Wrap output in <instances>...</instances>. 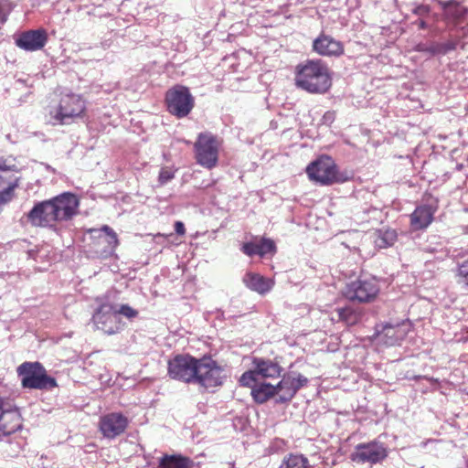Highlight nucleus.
Listing matches in <instances>:
<instances>
[{
    "mask_svg": "<svg viewBox=\"0 0 468 468\" xmlns=\"http://www.w3.org/2000/svg\"><path fill=\"white\" fill-rule=\"evenodd\" d=\"M295 85L312 94H324L332 85L330 70L320 59H310L296 66Z\"/></svg>",
    "mask_w": 468,
    "mask_h": 468,
    "instance_id": "obj_1",
    "label": "nucleus"
},
{
    "mask_svg": "<svg viewBox=\"0 0 468 468\" xmlns=\"http://www.w3.org/2000/svg\"><path fill=\"white\" fill-rule=\"evenodd\" d=\"M23 388L33 389H51L58 386L54 378L47 375L39 362H24L16 369Z\"/></svg>",
    "mask_w": 468,
    "mask_h": 468,
    "instance_id": "obj_2",
    "label": "nucleus"
},
{
    "mask_svg": "<svg viewBox=\"0 0 468 468\" xmlns=\"http://www.w3.org/2000/svg\"><path fill=\"white\" fill-rule=\"evenodd\" d=\"M228 378L227 369L216 360L207 356L199 359L195 384L210 389L223 386Z\"/></svg>",
    "mask_w": 468,
    "mask_h": 468,
    "instance_id": "obj_3",
    "label": "nucleus"
},
{
    "mask_svg": "<svg viewBox=\"0 0 468 468\" xmlns=\"http://www.w3.org/2000/svg\"><path fill=\"white\" fill-rule=\"evenodd\" d=\"M219 142L211 133H201L194 144L197 163L211 169L218 164Z\"/></svg>",
    "mask_w": 468,
    "mask_h": 468,
    "instance_id": "obj_4",
    "label": "nucleus"
},
{
    "mask_svg": "<svg viewBox=\"0 0 468 468\" xmlns=\"http://www.w3.org/2000/svg\"><path fill=\"white\" fill-rule=\"evenodd\" d=\"M165 102L168 112L177 118L186 117L194 107V98L189 90L180 85L166 91Z\"/></svg>",
    "mask_w": 468,
    "mask_h": 468,
    "instance_id": "obj_5",
    "label": "nucleus"
},
{
    "mask_svg": "<svg viewBox=\"0 0 468 468\" xmlns=\"http://www.w3.org/2000/svg\"><path fill=\"white\" fill-rule=\"evenodd\" d=\"M379 285L374 277H361L348 283L344 294L350 301L370 303L378 296Z\"/></svg>",
    "mask_w": 468,
    "mask_h": 468,
    "instance_id": "obj_6",
    "label": "nucleus"
},
{
    "mask_svg": "<svg viewBox=\"0 0 468 468\" xmlns=\"http://www.w3.org/2000/svg\"><path fill=\"white\" fill-rule=\"evenodd\" d=\"M85 109L86 103L80 95L74 93L63 94L53 118L60 124H69L75 118L80 117Z\"/></svg>",
    "mask_w": 468,
    "mask_h": 468,
    "instance_id": "obj_7",
    "label": "nucleus"
},
{
    "mask_svg": "<svg viewBox=\"0 0 468 468\" xmlns=\"http://www.w3.org/2000/svg\"><path fill=\"white\" fill-rule=\"evenodd\" d=\"M198 363L199 359L189 355H177L168 362V374L174 379L195 384Z\"/></svg>",
    "mask_w": 468,
    "mask_h": 468,
    "instance_id": "obj_8",
    "label": "nucleus"
},
{
    "mask_svg": "<svg viewBox=\"0 0 468 468\" xmlns=\"http://www.w3.org/2000/svg\"><path fill=\"white\" fill-rule=\"evenodd\" d=\"M92 322L98 330L107 335H115L124 326L121 317L115 312V306L110 303L101 304L92 315Z\"/></svg>",
    "mask_w": 468,
    "mask_h": 468,
    "instance_id": "obj_9",
    "label": "nucleus"
},
{
    "mask_svg": "<svg viewBox=\"0 0 468 468\" xmlns=\"http://www.w3.org/2000/svg\"><path fill=\"white\" fill-rule=\"evenodd\" d=\"M311 180L328 186L337 182L336 166L328 156L321 157L312 162L306 168Z\"/></svg>",
    "mask_w": 468,
    "mask_h": 468,
    "instance_id": "obj_10",
    "label": "nucleus"
},
{
    "mask_svg": "<svg viewBox=\"0 0 468 468\" xmlns=\"http://www.w3.org/2000/svg\"><path fill=\"white\" fill-rule=\"evenodd\" d=\"M308 378L302 374L290 372L282 376V380L277 384L279 396L276 399L277 403H285L291 401L297 391L306 386Z\"/></svg>",
    "mask_w": 468,
    "mask_h": 468,
    "instance_id": "obj_11",
    "label": "nucleus"
},
{
    "mask_svg": "<svg viewBox=\"0 0 468 468\" xmlns=\"http://www.w3.org/2000/svg\"><path fill=\"white\" fill-rule=\"evenodd\" d=\"M387 450L382 443L371 441L359 443L351 453V460L358 463H377L387 457Z\"/></svg>",
    "mask_w": 468,
    "mask_h": 468,
    "instance_id": "obj_12",
    "label": "nucleus"
},
{
    "mask_svg": "<svg viewBox=\"0 0 468 468\" xmlns=\"http://www.w3.org/2000/svg\"><path fill=\"white\" fill-rule=\"evenodd\" d=\"M21 427L22 419L18 409L0 397V433L9 435Z\"/></svg>",
    "mask_w": 468,
    "mask_h": 468,
    "instance_id": "obj_13",
    "label": "nucleus"
},
{
    "mask_svg": "<svg viewBox=\"0 0 468 468\" xmlns=\"http://www.w3.org/2000/svg\"><path fill=\"white\" fill-rule=\"evenodd\" d=\"M49 200L58 221L69 220L78 213L80 201L74 194L65 192Z\"/></svg>",
    "mask_w": 468,
    "mask_h": 468,
    "instance_id": "obj_14",
    "label": "nucleus"
},
{
    "mask_svg": "<svg viewBox=\"0 0 468 468\" xmlns=\"http://www.w3.org/2000/svg\"><path fill=\"white\" fill-rule=\"evenodd\" d=\"M128 424L129 420L124 415L112 412L101 417L99 427L105 438L114 439L125 431Z\"/></svg>",
    "mask_w": 468,
    "mask_h": 468,
    "instance_id": "obj_15",
    "label": "nucleus"
},
{
    "mask_svg": "<svg viewBox=\"0 0 468 468\" xmlns=\"http://www.w3.org/2000/svg\"><path fill=\"white\" fill-rule=\"evenodd\" d=\"M29 222L36 227H52L58 222V217L52 208L50 200L39 202L28 212Z\"/></svg>",
    "mask_w": 468,
    "mask_h": 468,
    "instance_id": "obj_16",
    "label": "nucleus"
},
{
    "mask_svg": "<svg viewBox=\"0 0 468 468\" xmlns=\"http://www.w3.org/2000/svg\"><path fill=\"white\" fill-rule=\"evenodd\" d=\"M12 166L0 157V206L11 200L17 186V177L10 174Z\"/></svg>",
    "mask_w": 468,
    "mask_h": 468,
    "instance_id": "obj_17",
    "label": "nucleus"
},
{
    "mask_svg": "<svg viewBox=\"0 0 468 468\" xmlns=\"http://www.w3.org/2000/svg\"><path fill=\"white\" fill-rule=\"evenodd\" d=\"M47 42L48 33L43 28L23 32L16 40V46L27 51L39 50Z\"/></svg>",
    "mask_w": 468,
    "mask_h": 468,
    "instance_id": "obj_18",
    "label": "nucleus"
},
{
    "mask_svg": "<svg viewBox=\"0 0 468 468\" xmlns=\"http://www.w3.org/2000/svg\"><path fill=\"white\" fill-rule=\"evenodd\" d=\"M313 49L324 57H340L344 54L343 43L325 34H321L314 40Z\"/></svg>",
    "mask_w": 468,
    "mask_h": 468,
    "instance_id": "obj_19",
    "label": "nucleus"
},
{
    "mask_svg": "<svg viewBox=\"0 0 468 468\" xmlns=\"http://www.w3.org/2000/svg\"><path fill=\"white\" fill-rule=\"evenodd\" d=\"M405 336V329L399 324L394 325L387 324L381 325V329H379V325H378L376 328V340L378 343L383 344L385 346H391L399 345Z\"/></svg>",
    "mask_w": 468,
    "mask_h": 468,
    "instance_id": "obj_20",
    "label": "nucleus"
},
{
    "mask_svg": "<svg viewBox=\"0 0 468 468\" xmlns=\"http://www.w3.org/2000/svg\"><path fill=\"white\" fill-rule=\"evenodd\" d=\"M252 366L256 371L258 378H276L281 376L282 367L271 359H264L261 357H254Z\"/></svg>",
    "mask_w": 468,
    "mask_h": 468,
    "instance_id": "obj_21",
    "label": "nucleus"
},
{
    "mask_svg": "<svg viewBox=\"0 0 468 468\" xmlns=\"http://www.w3.org/2000/svg\"><path fill=\"white\" fill-rule=\"evenodd\" d=\"M275 243L270 239H261L258 241L247 242L242 245L241 250L248 256L259 255L261 257L275 252Z\"/></svg>",
    "mask_w": 468,
    "mask_h": 468,
    "instance_id": "obj_22",
    "label": "nucleus"
},
{
    "mask_svg": "<svg viewBox=\"0 0 468 468\" xmlns=\"http://www.w3.org/2000/svg\"><path fill=\"white\" fill-rule=\"evenodd\" d=\"M243 282L249 289L260 294H264L271 291L274 284L271 279H267L254 272L246 273L243 277Z\"/></svg>",
    "mask_w": 468,
    "mask_h": 468,
    "instance_id": "obj_23",
    "label": "nucleus"
},
{
    "mask_svg": "<svg viewBox=\"0 0 468 468\" xmlns=\"http://www.w3.org/2000/svg\"><path fill=\"white\" fill-rule=\"evenodd\" d=\"M433 219V210L429 206L418 207L410 215V224L414 229L427 228Z\"/></svg>",
    "mask_w": 468,
    "mask_h": 468,
    "instance_id": "obj_24",
    "label": "nucleus"
},
{
    "mask_svg": "<svg viewBox=\"0 0 468 468\" xmlns=\"http://www.w3.org/2000/svg\"><path fill=\"white\" fill-rule=\"evenodd\" d=\"M159 468H193L194 461L182 454H164L158 462Z\"/></svg>",
    "mask_w": 468,
    "mask_h": 468,
    "instance_id": "obj_25",
    "label": "nucleus"
},
{
    "mask_svg": "<svg viewBox=\"0 0 468 468\" xmlns=\"http://www.w3.org/2000/svg\"><path fill=\"white\" fill-rule=\"evenodd\" d=\"M92 232H98L99 243H106L107 246L103 250L105 254H112L117 246L119 245V239L116 232L109 226L104 225L100 229H93Z\"/></svg>",
    "mask_w": 468,
    "mask_h": 468,
    "instance_id": "obj_26",
    "label": "nucleus"
},
{
    "mask_svg": "<svg viewBox=\"0 0 468 468\" xmlns=\"http://www.w3.org/2000/svg\"><path fill=\"white\" fill-rule=\"evenodd\" d=\"M250 393L254 401L259 404L265 403L275 395L279 396L277 385L273 386L265 382L254 384Z\"/></svg>",
    "mask_w": 468,
    "mask_h": 468,
    "instance_id": "obj_27",
    "label": "nucleus"
},
{
    "mask_svg": "<svg viewBox=\"0 0 468 468\" xmlns=\"http://www.w3.org/2000/svg\"><path fill=\"white\" fill-rule=\"evenodd\" d=\"M457 42L449 40L444 43H431L430 45L420 43L416 47V50L419 52L429 53L431 56L436 55H446L450 51H452L456 48Z\"/></svg>",
    "mask_w": 468,
    "mask_h": 468,
    "instance_id": "obj_28",
    "label": "nucleus"
},
{
    "mask_svg": "<svg viewBox=\"0 0 468 468\" xmlns=\"http://www.w3.org/2000/svg\"><path fill=\"white\" fill-rule=\"evenodd\" d=\"M335 313L337 315V321H341L348 326L357 324L362 317L361 309L355 308L351 305L338 307L335 309Z\"/></svg>",
    "mask_w": 468,
    "mask_h": 468,
    "instance_id": "obj_29",
    "label": "nucleus"
},
{
    "mask_svg": "<svg viewBox=\"0 0 468 468\" xmlns=\"http://www.w3.org/2000/svg\"><path fill=\"white\" fill-rule=\"evenodd\" d=\"M397 239V233L393 229L378 230L374 243L378 249H385L394 244Z\"/></svg>",
    "mask_w": 468,
    "mask_h": 468,
    "instance_id": "obj_30",
    "label": "nucleus"
},
{
    "mask_svg": "<svg viewBox=\"0 0 468 468\" xmlns=\"http://www.w3.org/2000/svg\"><path fill=\"white\" fill-rule=\"evenodd\" d=\"M279 468H312L308 459L302 454L285 456Z\"/></svg>",
    "mask_w": 468,
    "mask_h": 468,
    "instance_id": "obj_31",
    "label": "nucleus"
},
{
    "mask_svg": "<svg viewBox=\"0 0 468 468\" xmlns=\"http://www.w3.org/2000/svg\"><path fill=\"white\" fill-rule=\"evenodd\" d=\"M466 14V10L459 3L454 1V3L450 6L445 13H443L442 17L446 23H453L456 24L460 19H462Z\"/></svg>",
    "mask_w": 468,
    "mask_h": 468,
    "instance_id": "obj_32",
    "label": "nucleus"
},
{
    "mask_svg": "<svg viewBox=\"0 0 468 468\" xmlns=\"http://www.w3.org/2000/svg\"><path fill=\"white\" fill-rule=\"evenodd\" d=\"M258 376L256 374V371L254 367H252L251 369L244 372L241 377L239 378V384L242 387H249L252 388V386L254 384H257L258 382Z\"/></svg>",
    "mask_w": 468,
    "mask_h": 468,
    "instance_id": "obj_33",
    "label": "nucleus"
},
{
    "mask_svg": "<svg viewBox=\"0 0 468 468\" xmlns=\"http://www.w3.org/2000/svg\"><path fill=\"white\" fill-rule=\"evenodd\" d=\"M115 312L119 317L122 315L128 319H133L138 315V312L128 304H122L119 308L115 306Z\"/></svg>",
    "mask_w": 468,
    "mask_h": 468,
    "instance_id": "obj_34",
    "label": "nucleus"
},
{
    "mask_svg": "<svg viewBox=\"0 0 468 468\" xmlns=\"http://www.w3.org/2000/svg\"><path fill=\"white\" fill-rule=\"evenodd\" d=\"M175 170L169 167H163L158 176V182L161 186L167 184L175 177Z\"/></svg>",
    "mask_w": 468,
    "mask_h": 468,
    "instance_id": "obj_35",
    "label": "nucleus"
},
{
    "mask_svg": "<svg viewBox=\"0 0 468 468\" xmlns=\"http://www.w3.org/2000/svg\"><path fill=\"white\" fill-rule=\"evenodd\" d=\"M411 12L420 16V18L428 16L431 12V6L428 5H415Z\"/></svg>",
    "mask_w": 468,
    "mask_h": 468,
    "instance_id": "obj_36",
    "label": "nucleus"
},
{
    "mask_svg": "<svg viewBox=\"0 0 468 468\" xmlns=\"http://www.w3.org/2000/svg\"><path fill=\"white\" fill-rule=\"evenodd\" d=\"M458 272L464 279L463 282L468 285V260L459 265Z\"/></svg>",
    "mask_w": 468,
    "mask_h": 468,
    "instance_id": "obj_37",
    "label": "nucleus"
},
{
    "mask_svg": "<svg viewBox=\"0 0 468 468\" xmlns=\"http://www.w3.org/2000/svg\"><path fill=\"white\" fill-rule=\"evenodd\" d=\"M335 119V112L334 111L326 112L322 117V124L330 126Z\"/></svg>",
    "mask_w": 468,
    "mask_h": 468,
    "instance_id": "obj_38",
    "label": "nucleus"
},
{
    "mask_svg": "<svg viewBox=\"0 0 468 468\" xmlns=\"http://www.w3.org/2000/svg\"><path fill=\"white\" fill-rule=\"evenodd\" d=\"M10 9L7 5H0V24H4L9 16Z\"/></svg>",
    "mask_w": 468,
    "mask_h": 468,
    "instance_id": "obj_39",
    "label": "nucleus"
},
{
    "mask_svg": "<svg viewBox=\"0 0 468 468\" xmlns=\"http://www.w3.org/2000/svg\"><path fill=\"white\" fill-rule=\"evenodd\" d=\"M175 231L177 235H184L186 233L185 225L181 221H176L175 223Z\"/></svg>",
    "mask_w": 468,
    "mask_h": 468,
    "instance_id": "obj_40",
    "label": "nucleus"
},
{
    "mask_svg": "<svg viewBox=\"0 0 468 468\" xmlns=\"http://www.w3.org/2000/svg\"><path fill=\"white\" fill-rule=\"evenodd\" d=\"M455 0H449V1H441L437 0L438 4L441 6L443 13L446 12L450 8V6L454 3Z\"/></svg>",
    "mask_w": 468,
    "mask_h": 468,
    "instance_id": "obj_41",
    "label": "nucleus"
},
{
    "mask_svg": "<svg viewBox=\"0 0 468 468\" xmlns=\"http://www.w3.org/2000/svg\"><path fill=\"white\" fill-rule=\"evenodd\" d=\"M413 24L417 25L420 29H426L429 27L428 23L423 18L416 20Z\"/></svg>",
    "mask_w": 468,
    "mask_h": 468,
    "instance_id": "obj_42",
    "label": "nucleus"
},
{
    "mask_svg": "<svg viewBox=\"0 0 468 468\" xmlns=\"http://www.w3.org/2000/svg\"><path fill=\"white\" fill-rule=\"evenodd\" d=\"M441 249H438L437 247H431L430 245H427L423 248V250L430 253H434L435 251L440 250Z\"/></svg>",
    "mask_w": 468,
    "mask_h": 468,
    "instance_id": "obj_43",
    "label": "nucleus"
}]
</instances>
